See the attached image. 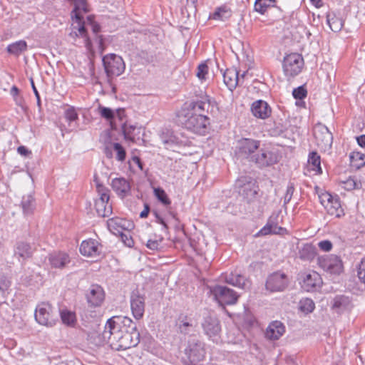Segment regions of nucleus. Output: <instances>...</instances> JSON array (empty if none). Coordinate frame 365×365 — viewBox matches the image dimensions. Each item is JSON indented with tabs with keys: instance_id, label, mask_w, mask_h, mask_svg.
<instances>
[{
	"instance_id": "obj_10",
	"label": "nucleus",
	"mask_w": 365,
	"mask_h": 365,
	"mask_svg": "<svg viewBox=\"0 0 365 365\" xmlns=\"http://www.w3.org/2000/svg\"><path fill=\"white\" fill-rule=\"evenodd\" d=\"M71 1L74 8L71 11V17L72 19H75L76 23L78 24V31H79L80 34L82 36H86V29L84 26V22H83V17L81 15V11L84 13H87L89 11L88 8L87 3L86 0H69Z\"/></svg>"
},
{
	"instance_id": "obj_62",
	"label": "nucleus",
	"mask_w": 365,
	"mask_h": 365,
	"mask_svg": "<svg viewBox=\"0 0 365 365\" xmlns=\"http://www.w3.org/2000/svg\"><path fill=\"white\" fill-rule=\"evenodd\" d=\"M318 246L321 250L329 252L332 248V243L329 240H323L318 243Z\"/></svg>"
},
{
	"instance_id": "obj_46",
	"label": "nucleus",
	"mask_w": 365,
	"mask_h": 365,
	"mask_svg": "<svg viewBox=\"0 0 365 365\" xmlns=\"http://www.w3.org/2000/svg\"><path fill=\"white\" fill-rule=\"evenodd\" d=\"M154 195L156 198L165 206L170 205L171 203L170 200L169 199L165 191L161 187H155L154 188Z\"/></svg>"
},
{
	"instance_id": "obj_32",
	"label": "nucleus",
	"mask_w": 365,
	"mask_h": 365,
	"mask_svg": "<svg viewBox=\"0 0 365 365\" xmlns=\"http://www.w3.org/2000/svg\"><path fill=\"white\" fill-rule=\"evenodd\" d=\"M226 282L235 287L245 289L247 287L248 281L245 277L240 274L231 273L226 277Z\"/></svg>"
},
{
	"instance_id": "obj_56",
	"label": "nucleus",
	"mask_w": 365,
	"mask_h": 365,
	"mask_svg": "<svg viewBox=\"0 0 365 365\" xmlns=\"http://www.w3.org/2000/svg\"><path fill=\"white\" fill-rule=\"evenodd\" d=\"M113 233L115 235L119 233L122 241L124 242V244L126 246H128L129 247H131L133 246L134 242H133L132 237L128 234L123 233L120 230H117L116 232H113Z\"/></svg>"
},
{
	"instance_id": "obj_40",
	"label": "nucleus",
	"mask_w": 365,
	"mask_h": 365,
	"mask_svg": "<svg viewBox=\"0 0 365 365\" xmlns=\"http://www.w3.org/2000/svg\"><path fill=\"white\" fill-rule=\"evenodd\" d=\"M95 207L98 215L101 217H108L111 213V206L107 202L96 200Z\"/></svg>"
},
{
	"instance_id": "obj_24",
	"label": "nucleus",
	"mask_w": 365,
	"mask_h": 365,
	"mask_svg": "<svg viewBox=\"0 0 365 365\" xmlns=\"http://www.w3.org/2000/svg\"><path fill=\"white\" fill-rule=\"evenodd\" d=\"M223 81L227 88L232 91L240 81L238 71L235 68H227L223 73Z\"/></svg>"
},
{
	"instance_id": "obj_35",
	"label": "nucleus",
	"mask_w": 365,
	"mask_h": 365,
	"mask_svg": "<svg viewBox=\"0 0 365 365\" xmlns=\"http://www.w3.org/2000/svg\"><path fill=\"white\" fill-rule=\"evenodd\" d=\"M315 250L310 244H304L299 250V257L302 260L310 261L315 257Z\"/></svg>"
},
{
	"instance_id": "obj_57",
	"label": "nucleus",
	"mask_w": 365,
	"mask_h": 365,
	"mask_svg": "<svg viewBox=\"0 0 365 365\" xmlns=\"http://www.w3.org/2000/svg\"><path fill=\"white\" fill-rule=\"evenodd\" d=\"M65 118L72 123L78 119V114L73 108H69L65 111Z\"/></svg>"
},
{
	"instance_id": "obj_54",
	"label": "nucleus",
	"mask_w": 365,
	"mask_h": 365,
	"mask_svg": "<svg viewBox=\"0 0 365 365\" xmlns=\"http://www.w3.org/2000/svg\"><path fill=\"white\" fill-rule=\"evenodd\" d=\"M123 220H120V219H114V218H112V219H110L108 221V227L109 228V230L110 231H112L113 232H115L114 231H113V230H118L117 229V227H120L122 228L123 227Z\"/></svg>"
},
{
	"instance_id": "obj_19",
	"label": "nucleus",
	"mask_w": 365,
	"mask_h": 365,
	"mask_svg": "<svg viewBox=\"0 0 365 365\" xmlns=\"http://www.w3.org/2000/svg\"><path fill=\"white\" fill-rule=\"evenodd\" d=\"M190 110L188 111H193L196 113H212L215 108V103L210 101L208 96L205 95L201 97L200 100L192 101L190 104Z\"/></svg>"
},
{
	"instance_id": "obj_5",
	"label": "nucleus",
	"mask_w": 365,
	"mask_h": 365,
	"mask_svg": "<svg viewBox=\"0 0 365 365\" xmlns=\"http://www.w3.org/2000/svg\"><path fill=\"white\" fill-rule=\"evenodd\" d=\"M34 317L39 324L46 327H53L58 321V317L54 314L53 307L48 302H41L37 305Z\"/></svg>"
},
{
	"instance_id": "obj_61",
	"label": "nucleus",
	"mask_w": 365,
	"mask_h": 365,
	"mask_svg": "<svg viewBox=\"0 0 365 365\" xmlns=\"http://www.w3.org/2000/svg\"><path fill=\"white\" fill-rule=\"evenodd\" d=\"M10 286V281L4 274H0V291L6 290Z\"/></svg>"
},
{
	"instance_id": "obj_58",
	"label": "nucleus",
	"mask_w": 365,
	"mask_h": 365,
	"mask_svg": "<svg viewBox=\"0 0 365 365\" xmlns=\"http://www.w3.org/2000/svg\"><path fill=\"white\" fill-rule=\"evenodd\" d=\"M294 191V186L293 183H289L285 195L284 197V204L286 205L289 203L292 197L293 193Z\"/></svg>"
},
{
	"instance_id": "obj_27",
	"label": "nucleus",
	"mask_w": 365,
	"mask_h": 365,
	"mask_svg": "<svg viewBox=\"0 0 365 365\" xmlns=\"http://www.w3.org/2000/svg\"><path fill=\"white\" fill-rule=\"evenodd\" d=\"M322 283L321 277L318 273L313 272L307 274L303 279L302 287L307 291L310 292L319 287Z\"/></svg>"
},
{
	"instance_id": "obj_44",
	"label": "nucleus",
	"mask_w": 365,
	"mask_h": 365,
	"mask_svg": "<svg viewBox=\"0 0 365 365\" xmlns=\"http://www.w3.org/2000/svg\"><path fill=\"white\" fill-rule=\"evenodd\" d=\"M308 163L310 166H312V170L319 173H322L320 156L317 152H312L309 154Z\"/></svg>"
},
{
	"instance_id": "obj_29",
	"label": "nucleus",
	"mask_w": 365,
	"mask_h": 365,
	"mask_svg": "<svg viewBox=\"0 0 365 365\" xmlns=\"http://www.w3.org/2000/svg\"><path fill=\"white\" fill-rule=\"evenodd\" d=\"M350 300L348 297L344 295L336 296L331 302V308L336 313H341L349 308Z\"/></svg>"
},
{
	"instance_id": "obj_25",
	"label": "nucleus",
	"mask_w": 365,
	"mask_h": 365,
	"mask_svg": "<svg viewBox=\"0 0 365 365\" xmlns=\"http://www.w3.org/2000/svg\"><path fill=\"white\" fill-rule=\"evenodd\" d=\"M33 252L34 249L29 243L21 241L16 244L14 256L18 257L19 260L21 258L23 261H25L31 257Z\"/></svg>"
},
{
	"instance_id": "obj_45",
	"label": "nucleus",
	"mask_w": 365,
	"mask_h": 365,
	"mask_svg": "<svg viewBox=\"0 0 365 365\" xmlns=\"http://www.w3.org/2000/svg\"><path fill=\"white\" fill-rule=\"evenodd\" d=\"M95 182H96V190L99 195V198L98 200L108 202L110 199L109 190L102 184L99 183L96 177H95Z\"/></svg>"
},
{
	"instance_id": "obj_18",
	"label": "nucleus",
	"mask_w": 365,
	"mask_h": 365,
	"mask_svg": "<svg viewBox=\"0 0 365 365\" xmlns=\"http://www.w3.org/2000/svg\"><path fill=\"white\" fill-rule=\"evenodd\" d=\"M130 307L135 319H140L145 312V297L138 291H134L130 296Z\"/></svg>"
},
{
	"instance_id": "obj_42",
	"label": "nucleus",
	"mask_w": 365,
	"mask_h": 365,
	"mask_svg": "<svg viewBox=\"0 0 365 365\" xmlns=\"http://www.w3.org/2000/svg\"><path fill=\"white\" fill-rule=\"evenodd\" d=\"M315 304L312 299L304 298L299 301V309L305 314H309L314 311Z\"/></svg>"
},
{
	"instance_id": "obj_15",
	"label": "nucleus",
	"mask_w": 365,
	"mask_h": 365,
	"mask_svg": "<svg viewBox=\"0 0 365 365\" xmlns=\"http://www.w3.org/2000/svg\"><path fill=\"white\" fill-rule=\"evenodd\" d=\"M202 327L204 333L212 339V341L215 340L220 331L221 326L219 319L214 314H209L205 317L202 322Z\"/></svg>"
},
{
	"instance_id": "obj_11",
	"label": "nucleus",
	"mask_w": 365,
	"mask_h": 365,
	"mask_svg": "<svg viewBox=\"0 0 365 365\" xmlns=\"http://www.w3.org/2000/svg\"><path fill=\"white\" fill-rule=\"evenodd\" d=\"M71 1L74 8L71 11V17L72 19H75L76 23L78 24V31H79L80 34L82 36H86V29L84 26V22H83V17L81 15V11L84 13H87L89 11L88 8L87 3L86 0H69Z\"/></svg>"
},
{
	"instance_id": "obj_64",
	"label": "nucleus",
	"mask_w": 365,
	"mask_h": 365,
	"mask_svg": "<svg viewBox=\"0 0 365 365\" xmlns=\"http://www.w3.org/2000/svg\"><path fill=\"white\" fill-rule=\"evenodd\" d=\"M88 20L91 22V29H92L93 32L95 34H97L101 31V26L97 23L92 21L91 16H88Z\"/></svg>"
},
{
	"instance_id": "obj_39",
	"label": "nucleus",
	"mask_w": 365,
	"mask_h": 365,
	"mask_svg": "<svg viewBox=\"0 0 365 365\" xmlns=\"http://www.w3.org/2000/svg\"><path fill=\"white\" fill-rule=\"evenodd\" d=\"M327 23L334 32H338L341 31L343 27L342 20L336 16L334 14H328L327 16Z\"/></svg>"
},
{
	"instance_id": "obj_36",
	"label": "nucleus",
	"mask_w": 365,
	"mask_h": 365,
	"mask_svg": "<svg viewBox=\"0 0 365 365\" xmlns=\"http://www.w3.org/2000/svg\"><path fill=\"white\" fill-rule=\"evenodd\" d=\"M340 183L342 187L348 191H351L355 189H360L361 187V182L357 180L355 177L350 176L345 179H340Z\"/></svg>"
},
{
	"instance_id": "obj_14",
	"label": "nucleus",
	"mask_w": 365,
	"mask_h": 365,
	"mask_svg": "<svg viewBox=\"0 0 365 365\" xmlns=\"http://www.w3.org/2000/svg\"><path fill=\"white\" fill-rule=\"evenodd\" d=\"M287 276L281 272L271 274L267 279L266 288L271 292H282L288 286Z\"/></svg>"
},
{
	"instance_id": "obj_33",
	"label": "nucleus",
	"mask_w": 365,
	"mask_h": 365,
	"mask_svg": "<svg viewBox=\"0 0 365 365\" xmlns=\"http://www.w3.org/2000/svg\"><path fill=\"white\" fill-rule=\"evenodd\" d=\"M27 43L24 40H20L9 44L6 48V51L10 54L19 56L27 50Z\"/></svg>"
},
{
	"instance_id": "obj_23",
	"label": "nucleus",
	"mask_w": 365,
	"mask_h": 365,
	"mask_svg": "<svg viewBox=\"0 0 365 365\" xmlns=\"http://www.w3.org/2000/svg\"><path fill=\"white\" fill-rule=\"evenodd\" d=\"M285 327L279 321H274L269 324L265 332V336L269 340H277L284 333Z\"/></svg>"
},
{
	"instance_id": "obj_59",
	"label": "nucleus",
	"mask_w": 365,
	"mask_h": 365,
	"mask_svg": "<svg viewBox=\"0 0 365 365\" xmlns=\"http://www.w3.org/2000/svg\"><path fill=\"white\" fill-rule=\"evenodd\" d=\"M334 196L331 195L329 192L322 193L321 195H319L320 202L324 207V208H326L327 205H328L334 199Z\"/></svg>"
},
{
	"instance_id": "obj_49",
	"label": "nucleus",
	"mask_w": 365,
	"mask_h": 365,
	"mask_svg": "<svg viewBox=\"0 0 365 365\" xmlns=\"http://www.w3.org/2000/svg\"><path fill=\"white\" fill-rule=\"evenodd\" d=\"M113 150L116 152V160L123 162L125 160L126 152L125 148L118 143L113 144Z\"/></svg>"
},
{
	"instance_id": "obj_47",
	"label": "nucleus",
	"mask_w": 365,
	"mask_h": 365,
	"mask_svg": "<svg viewBox=\"0 0 365 365\" xmlns=\"http://www.w3.org/2000/svg\"><path fill=\"white\" fill-rule=\"evenodd\" d=\"M350 160L351 163H356L354 165L357 168L365 165V155L359 152H353L350 155Z\"/></svg>"
},
{
	"instance_id": "obj_12",
	"label": "nucleus",
	"mask_w": 365,
	"mask_h": 365,
	"mask_svg": "<svg viewBox=\"0 0 365 365\" xmlns=\"http://www.w3.org/2000/svg\"><path fill=\"white\" fill-rule=\"evenodd\" d=\"M260 142L250 138H242L238 141L237 155L240 158L249 159L252 162V155L259 148Z\"/></svg>"
},
{
	"instance_id": "obj_38",
	"label": "nucleus",
	"mask_w": 365,
	"mask_h": 365,
	"mask_svg": "<svg viewBox=\"0 0 365 365\" xmlns=\"http://www.w3.org/2000/svg\"><path fill=\"white\" fill-rule=\"evenodd\" d=\"M193 324L187 316H180L178 319V328L181 334H187L193 329Z\"/></svg>"
},
{
	"instance_id": "obj_37",
	"label": "nucleus",
	"mask_w": 365,
	"mask_h": 365,
	"mask_svg": "<svg viewBox=\"0 0 365 365\" xmlns=\"http://www.w3.org/2000/svg\"><path fill=\"white\" fill-rule=\"evenodd\" d=\"M21 207L25 215H31L35 209L34 199L31 195H24L21 200Z\"/></svg>"
},
{
	"instance_id": "obj_51",
	"label": "nucleus",
	"mask_w": 365,
	"mask_h": 365,
	"mask_svg": "<svg viewBox=\"0 0 365 365\" xmlns=\"http://www.w3.org/2000/svg\"><path fill=\"white\" fill-rule=\"evenodd\" d=\"M163 238L160 236L156 237L155 239H150L148 240L146 243V246L148 249L152 250H156L160 246V244L163 241Z\"/></svg>"
},
{
	"instance_id": "obj_30",
	"label": "nucleus",
	"mask_w": 365,
	"mask_h": 365,
	"mask_svg": "<svg viewBox=\"0 0 365 365\" xmlns=\"http://www.w3.org/2000/svg\"><path fill=\"white\" fill-rule=\"evenodd\" d=\"M122 130L124 138L127 140L135 142L136 137L138 139L140 138L139 135L141 132L140 127H136L135 125L124 123L122 126Z\"/></svg>"
},
{
	"instance_id": "obj_21",
	"label": "nucleus",
	"mask_w": 365,
	"mask_h": 365,
	"mask_svg": "<svg viewBox=\"0 0 365 365\" xmlns=\"http://www.w3.org/2000/svg\"><path fill=\"white\" fill-rule=\"evenodd\" d=\"M110 186L117 195L124 198L130 194L131 186L125 178H115L111 180Z\"/></svg>"
},
{
	"instance_id": "obj_4",
	"label": "nucleus",
	"mask_w": 365,
	"mask_h": 365,
	"mask_svg": "<svg viewBox=\"0 0 365 365\" xmlns=\"http://www.w3.org/2000/svg\"><path fill=\"white\" fill-rule=\"evenodd\" d=\"M279 159L280 156L277 151L267 148H261L255 155H252V162L260 169L277 164Z\"/></svg>"
},
{
	"instance_id": "obj_63",
	"label": "nucleus",
	"mask_w": 365,
	"mask_h": 365,
	"mask_svg": "<svg viewBox=\"0 0 365 365\" xmlns=\"http://www.w3.org/2000/svg\"><path fill=\"white\" fill-rule=\"evenodd\" d=\"M30 81H31V85L33 91H34V93L35 94V96L36 98L37 106H38L39 108H41V98H40L39 93H38L36 87L35 86V84H34L33 78H31Z\"/></svg>"
},
{
	"instance_id": "obj_16",
	"label": "nucleus",
	"mask_w": 365,
	"mask_h": 365,
	"mask_svg": "<svg viewBox=\"0 0 365 365\" xmlns=\"http://www.w3.org/2000/svg\"><path fill=\"white\" fill-rule=\"evenodd\" d=\"M238 183L240 187V194L248 201L255 198L258 192V186L255 180L250 177H242L238 180Z\"/></svg>"
},
{
	"instance_id": "obj_9",
	"label": "nucleus",
	"mask_w": 365,
	"mask_h": 365,
	"mask_svg": "<svg viewBox=\"0 0 365 365\" xmlns=\"http://www.w3.org/2000/svg\"><path fill=\"white\" fill-rule=\"evenodd\" d=\"M314 135L320 149L326 151L331 148L333 135L327 126L322 123L317 124L314 128Z\"/></svg>"
},
{
	"instance_id": "obj_41",
	"label": "nucleus",
	"mask_w": 365,
	"mask_h": 365,
	"mask_svg": "<svg viewBox=\"0 0 365 365\" xmlns=\"http://www.w3.org/2000/svg\"><path fill=\"white\" fill-rule=\"evenodd\" d=\"M276 0H255V10L261 14H264L267 9L274 6Z\"/></svg>"
},
{
	"instance_id": "obj_7",
	"label": "nucleus",
	"mask_w": 365,
	"mask_h": 365,
	"mask_svg": "<svg viewBox=\"0 0 365 365\" xmlns=\"http://www.w3.org/2000/svg\"><path fill=\"white\" fill-rule=\"evenodd\" d=\"M211 292L221 305L235 304L239 298V295L233 289L224 286H215Z\"/></svg>"
},
{
	"instance_id": "obj_53",
	"label": "nucleus",
	"mask_w": 365,
	"mask_h": 365,
	"mask_svg": "<svg viewBox=\"0 0 365 365\" xmlns=\"http://www.w3.org/2000/svg\"><path fill=\"white\" fill-rule=\"evenodd\" d=\"M229 15V11L226 10L225 8H218L212 14V19L216 20H222L227 18Z\"/></svg>"
},
{
	"instance_id": "obj_31",
	"label": "nucleus",
	"mask_w": 365,
	"mask_h": 365,
	"mask_svg": "<svg viewBox=\"0 0 365 365\" xmlns=\"http://www.w3.org/2000/svg\"><path fill=\"white\" fill-rule=\"evenodd\" d=\"M325 209L329 215H334L338 218L344 215V210L341 207L339 198L337 195H334V199L327 205Z\"/></svg>"
},
{
	"instance_id": "obj_13",
	"label": "nucleus",
	"mask_w": 365,
	"mask_h": 365,
	"mask_svg": "<svg viewBox=\"0 0 365 365\" xmlns=\"http://www.w3.org/2000/svg\"><path fill=\"white\" fill-rule=\"evenodd\" d=\"M319 264L324 271L334 274H339L343 271L341 259L336 255H330L319 259Z\"/></svg>"
},
{
	"instance_id": "obj_50",
	"label": "nucleus",
	"mask_w": 365,
	"mask_h": 365,
	"mask_svg": "<svg viewBox=\"0 0 365 365\" xmlns=\"http://www.w3.org/2000/svg\"><path fill=\"white\" fill-rule=\"evenodd\" d=\"M98 111L101 117L106 120H112L115 117L114 111L109 108L104 107L103 106H99Z\"/></svg>"
},
{
	"instance_id": "obj_48",
	"label": "nucleus",
	"mask_w": 365,
	"mask_h": 365,
	"mask_svg": "<svg viewBox=\"0 0 365 365\" xmlns=\"http://www.w3.org/2000/svg\"><path fill=\"white\" fill-rule=\"evenodd\" d=\"M10 93L14 98L16 104L22 108H24V100L22 96L19 95V90L16 86H13L11 88Z\"/></svg>"
},
{
	"instance_id": "obj_3",
	"label": "nucleus",
	"mask_w": 365,
	"mask_h": 365,
	"mask_svg": "<svg viewBox=\"0 0 365 365\" xmlns=\"http://www.w3.org/2000/svg\"><path fill=\"white\" fill-rule=\"evenodd\" d=\"M102 61L108 78L119 76L125 71V63L120 56L114 53L108 54L103 57Z\"/></svg>"
},
{
	"instance_id": "obj_20",
	"label": "nucleus",
	"mask_w": 365,
	"mask_h": 365,
	"mask_svg": "<svg viewBox=\"0 0 365 365\" xmlns=\"http://www.w3.org/2000/svg\"><path fill=\"white\" fill-rule=\"evenodd\" d=\"M87 302L92 307H99L104 300L103 288L98 284H92L86 292Z\"/></svg>"
},
{
	"instance_id": "obj_8",
	"label": "nucleus",
	"mask_w": 365,
	"mask_h": 365,
	"mask_svg": "<svg viewBox=\"0 0 365 365\" xmlns=\"http://www.w3.org/2000/svg\"><path fill=\"white\" fill-rule=\"evenodd\" d=\"M185 353L192 364H195L202 361L205 356L203 342L195 337L190 338Z\"/></svg>"
},
{
	"instance_id": "obj_28",
	"label": "nucleus",
	"mask_w": 365,
	"mask_h": 365,
	"mask_svg": "<svg viewBox=\"0 0 365 365\" xmlns=\"http://www.w3.org/2000/svg\"><path fill=\"white\" fill-rule=\"evenodd\" d=\"M49 262L53 267L61 269L70 262V259L68 255L66 253L55 252L50 255Z\"/></svg>"
},
{
	"instance_id": "obj_52",
	"label": "nucleus",
	"mask_w": 365,
	"mask_h": 365,
	"mask_svg": "<svg viewBox=\"0 0 365 365\" xmlns=\"http://www.w3.org/2000/svg\"><path fill=\"white\" fill-rule=\"evenodd\" d=\"M207 72V65L205 63H202L197 66L196 76L200 80H205Z\"/></svg>"
},
{
	"instance_id": "obj_1",
	"label": "nucleus",
	"mask_w": 365,
	"mask_h": 365,
	"mask_svg": "<svg viewBox=\"0 0 365 365\" xmlns=\"http://www.w3.org/2000/svg\"><path fill=\"white\" fill-rule=\"evenodd\" d=\"M102 337L113 349L120 351L136 346L140 335L136 324L131 319L114 316L107 321Z\"/></svg>"
},
{
	"instance_id": "obj_6",
	"label": "nucleus",
	"mask_w": 365,
	"mask_h": 365,
	"mask_svg": "<svg viewBox=\"0 0 365 365\" xmlns=\"http://www.w3.org/2000/svg\"><path fill=\"white\" fill-rule=\"evenodd\" d=\"M304 59L297 53H292L286 56L283 61V70L287 76H295L298 75L303 67Z\"/></svg>"
},
{
	"instance_id": "obj_34",
	"label": "nucleus",
	"mask_w": 365,
	"mask_h": 365,
	"mask_svg": "<svg viewBox=\"0 0 365 365\" xmlns=\"http://www.w3.org/2000/svg\"><path fill=\"white\" fill-rule=\"evenodd\" d=\"M60 317L62 322L68 327H74L76 324L77 319L74 312L66 309H61L60 310Z\"/></svg>"
},
{
	"instance_id": "obj_17",
	"label": "nucleus",
	"mask_w": 365,
	"mask_h": 365,
	"mask_svg": "<svg viewBox=\"0 0 365 365\" xmlns=\"http://www.w3.org/2000/svg\"><path fill=\"white\" fill-rule=\"evenodd\" d=\"M279 212H274L269 217L267 224L257 233L256 236H264L267 235H280L286 230L278 226Z\"/></svg>"
},
{
	"instance_id": "obj_60",
	"label": "nucleus",
	"mask_w": 365,
	"mask_h": 365,
	"mask_svg": "<svg viewBox=\"0 0 365 365\" xmlns=\"http://www.w3.org/2000/svg\"><path fill=\"white\" fill-rule=\"evenodd\" d=\"M358 277L365 284V256L361 260L358 267Z\"/></svg>"
},
{
	"instance_id": "obj_55",
	"label": "nucleus",
	"mask_w": 365,
	"mask_h": 365,
	"mask_svg": "<svg viewBox=\"0 0 365 365\" xmlns=\"http://www.w3.org/2000/svg\"><path fill=\"white\" fill-rule=\"evenodd\" d=\"M307 90L304 88V86H299L297 88H294L292 91L293 97L295 99L302 100L307 96Z\"/></svg>"
},
{
	"instance_id": "obj_22",
	"label": "nucleus",
	"mask_w": 365,
	"mask_h": 365,
	"mask_svg": "<svg viewBox=\"0 0 365 365\" xmlns=\"http://www.w3.org/2000/svg\"><path fill=\"white\" fill-rule=\"evenodd\" d=\"M251 111L255 117L266 119L271 115L272 108L266 101L257 100L252 103Z\"/></svg>"
},
{
	"instance_id": "obj_2",
	"label": "nucleus",
	"mask_w": 365,
	"mask_h": 365,
	"mask_svg": "<svg viewBox=\"0 0 365 365\" xmlns=\"http://www.w3.org/2000/svg\"><path fill=\"white\" fill-rule=\"evenodd\" d=\"M179 123L186 129L195 133H205L210 119L205 113H196L193 111H183L178 115Z\"/></svg>"
},
{
	"instance_id": "obj_26",
	"label": "nucleus",
	"mask_w": 365,
	"mask_h": 365,
	"mask_svg": "<svg viewBox=\"0 0 365 365\" xmlns=\"http://www.w3.org/2000/svg\"><path fill=\"white\" fill-rule=\"evenodd\" d=\"M80 252L84 256L95 257L99 255L98 243L95 240H88L82 242Z\"/></svg>"
},
{
	"instance_id": "obj_43",
	"label": "nucleus",
	"mask_w": 365,
	"mask_h": 365,
	"mask_svg": "<svg viewBox=\"0 0 365 365\" xmlns=\"http://www.w3.org/2000/svg\"><path fill=\"white\" fill-rule=\"evenodd\" d=\"M162 52H148V51H142L140 54V57L145 60L146 62L149 63H159L161 59L160 56H162Z\"/></svg>"
}]
</instances>
